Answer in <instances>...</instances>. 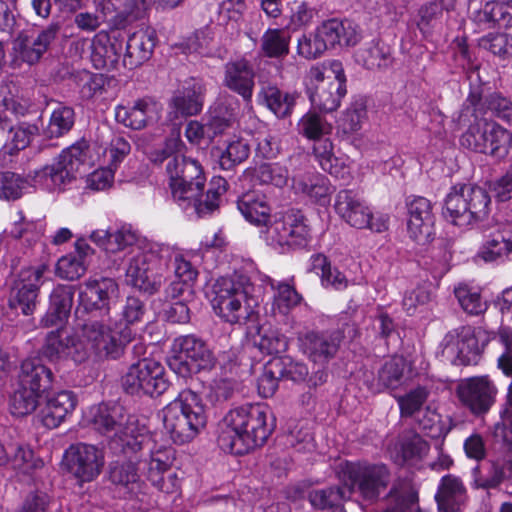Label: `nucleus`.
<instances>
[{"instance_id": "1", "label": "nucleus", "mask_w": 512, "mask_h": 512, "mask_svg": "<svg viewBox=\"0 0 512 512\" xmlns=\"http://www.w3.org/2000/svg\"><path fill=\"white\" fill-rule=\"evenodd\" d=\"M268 408L260 404H246L231 409L222 420L218 446L225 453L244 455L264 445L274 430L268 422Z\"/></svg>"}, {"instance_id": "2", "label": "nucleus", "mask_w": 512, "mask_h": 512, "mask_svg": "<svg viewBox=\"0 0 512 512\" xmlns=\"http://www.w3.org/2000/svg\"><path fill=\"white\" fill-rule=\"evenodd\" d=\"M79 335L68 336L67 358L75 363L86 362L92 355L98 360H118L131 342V331L118 330L105 320L88 319L80 324Z\"/></svg>"}, {"instance_id": "3", "label": "nucleus", "mask_w": 512, "mask_h": 512, "mask_svg": "<svg viewBox=\"0 0 512 512\" xmlns=\"http://www.w3.org/2000/svg\"><path fill=\"white\" fill-rule=\"evenodd\" d=\"M206 423L207 415L202 398L191 388L180 391L163 409L164 429L176 444L194 439Z\"/></svg>"}, {"instance_id": "4", "label": "nucleus", "mask_w": 512, "mask_h": 512, "mask_svg": "<svg viewBox=\"0 0 512 512\" xmlns=\"http://www.w3.org/2000/svg\"><path fill=\"white\" fill-rule=\"evenodd\" d=\"M252 291L253 285L246 277H222L213 285V310L227 323L244 324L254 317L253 307L257 305Z\"/></svg>"}, {"instance_id": "5", "label": "nucleus", "mask_w": 512, "mask_h": 512, "mask_svg": "<svg viewBox=\"0 0 512 512\" xmlns=\"http://www.w3.org/2000/svg\"><path fill=\"white\" fill-rule=\"evenodd\" d=\"M491 198L487 190L473 184L452 187L443 208L445 219L457 226H467L488 216Z\"/></svg>"}, {"instance_id": "6", "label": "nucleus", "mask_w": 512, "mask_h": 512, "mask_svg": "<svg viewBox=\"0 0 512 512\" xmlns=\"http://www.w3.org/2000/svg\"><path fill=\"white\" fill-rule=\"evenodd\" d=\"M340 474L349 497L357 494L369 503L380 498L391 479L386 465L368 462H346L341 466Z\"/></svg>"}, {"instance_id": "7", "label": "nucleus", "mask_w": 512, "mask_h": 512, "mask_svg": "<svg viewBox=\"0 0 512 512\" xmlns=\"http://www.w3.org/2000/svg\"><path fill=\"white\" fill-rule=\"evenodd\" d=\"M216 363L209 345L197 335H181L173 340L168 366L179 376L186 378L194 373L210 371Z\"/></svg>"}, {"instance_id": "8", "label": "nucleus", "mask_w": 512, "mask_h": 512, "mask_svg": "<svg viewBox=\"0 0 512 512\" xmlns=\"http://www.w3.org/2000/svg\"><path fill=\"white\" fill-rule=\"evenodd\" d=\"M118 292V284L113 278L99 277L87 279L79 288L74 315L83 322L96 319L110 323L111 302Z\"/></svg>"}, {"instance_id": "9", "label": "nucleus", "mask_w": 512, "mask_h": 512, "mask_svg": "<svg viewBox=\"0 0 512 512\" xmlns=\"http://www.w3.org/2000/svg\"><path fill=\"white\" fill-rule=\"evenodd\" d=\"M123 390L132 396L163 395L170 387L163 365L149 358H143L132 363L121 378Z\"/></svg>"}, {"instance_id": "10", "label": "nucleus", "mask_w": 512, "mask_h": 512, "mask_svg": "<svg viewBox=\"0 0 512 512\" xmlns=\"http://www.w3.org/2000/svg\"><path fill=\"white\" fill-rule=\"evenodd\" d=\"M85 142H78L64 149L49 165L36 173L44 185L52 190H64L76 179V173L84 162Z\"/></svg>"}, {"instance_id": "11", "label": "nucleus", "mask_w": 512, "mask_h": 512, "mask_svg": "<svg viewBox=\"0 0 512 512\" xmlns=\"http://www.w3.org/2000/svg\"><path fill=\"white\" fill-rule=\"evenodd\" d=\"M184 144L179 135L167 138L163 148L151 153L150 159L154 163H166V172L169 177V186L179 188L186 178L196 177V167L200 163L183 154Z\"/></svg>"}, {"instance_id": "12", "label": "nucleus", "mask_w": 512, "mask_h": 512, "mask_svg": "<svg viewBox=\"0 0 512 512\" xmlns=\"http://www.w3.org/2000/svg\"><path fill=\"white\" fill-rule=\"evenodd\" d=\"M498 390L487 376L461 380L456 395L461 405L474 417L483 418L496 402Z\"/></svg>"}, {"instance_id": "13", "label": "nucleus", "mask_w": 512, "mask_h": 512, "mask_svg": "<svg viewBox=\"0 0 512 512\" xmlns=\"http://www.w3.org/2000/svg\"><path fill=\"white\" fill-rule=\"evenodd\" d=\"M267 238L281 248H304L309 242L310 229L300 211L290 210L268 227Z\"/></svg>"}, {"instance_id": "14", "label": "nucleus", "mask_w": 512, "mask_h": 512, "mask_svg": "<svg viewBox=\"0 0 512 512\" xmlns=\"http://www.w3.org/2000/svg\"><path fill=\"white\" fill-rule=\"evenodd\" d=\"M440 348L442 357L457 366L477 364L481 353L471 328L464 326L449 331L441 341Z\"/></svg>"}, {"instance_id": "15", "label": "nucleus", "mask_w": 512, "mask_h": 512, "mask_svg": "<svg viewBox=\"0 0 512 512\" xmlns=\"http://www.w3.org/2000/svg\"><path fill=\"white\" fill-rule=\"evenodd\" d=\"M63 461L68 472L75 478L81 482H91L101 473L104 455L94 445L77 443L65 451Z\"/></svg>"}, {"instance_id": "16", "label": "nucleus", "mask_w": 512, "mask_h": 512, "mask_svg": "<svg viewBox=\"0 0 512 512\" xmlns=\"http://www.w3.org/2000/svg\"><path fill=\"white\" fill-rule=\"evenodd\" d=\"M45 270V266L21 270L10 290L8 305L11 309L20 310L25 316L34 313Z\"/></svg>"}, {"instance_id": "17", "label": "nucleus", "mask_w": 512, "mask_h": 512, "mask_svg": "<svg viewBox=\"0 0 512 512\" xmlns=\"http://www.w3.org/2000/svg\"><path fill=\"white\" fill-rule=\"evenodd\" d=\"M125 38L114 31L112 34L101 31L90 42L82 41V46L88 45L90 60L98 70H115L119 66V59L124 48Z\"/></svg>"}, {"instance_id": "18", "label": "nucleus", "mask_w": 512, "mask_h": 512, "mask_svg": "<svg viewBox=\"0 0 512 512\" xmlns=\"http://www.w3.org/2000/svg\"><path fill=\"white\" fill-rule=\"evenodd\" d=\"M154 258L153 250L138 251L130 258L126 269L127 283L148 295L156 293L162 285V276L155 273L151 266Z\"/></svg>"}, {"instance_id": "19", "label": "nucleus", "mask_w": 512, "mask_h": 512, "mask_svg": "<svg viewBox=\"0 0 512 512\" xmlns=\"http://www.w3.org/2000/svg\"><path fill=\"white\" fill-rule=\"evenodd\" d=\"M59 31L60 25L51 23L37 35L26 31L21 32L13 41V50L22 61L34 64L48 50Z\"/></svg>"}, {"instance_id": "20", "label": "nucleus", "mask_w": 512, "mask_h": 512, "mask_svg": "<svg viewBox=\"0 0 512 512\" xmlns=\"http://www.w3.org/2000/svg\"><path fill=\"white\" fill-rule=\"evenodd\" d=\"M91 423L96 431L109 437L128 434L133 425L125 408L118 403H101L91 410Z\"/></svg>"}, {"instance_id": "21", "label": "nucleus", "mask_w": 512, "mask_h": 512, "mask_svg": "<svg viewBox=\"0 0 512 512\" xmlns=\"http://www.w3.org/2000/svg\"><path fill=\"white\" fill-rule=\"evenodd\" d=\"M469 19L479 31L507 29L512 26V15L504 4L498 1H485L470 4Z\"/></svg>"}, {"instance_id": "22", "label": "nucleus", "mask_w": 512, "mask_h": 512, "mask_svg": "<svg viewBox=\"0 0 512 512\" xmlns=\"http://www.w3.org/2000/svg\"><path fill=\"white\" fill-rule=\"evenodd\" d=\"M311 73L317 81L309 92L312 105L326 113L335 111L347 93L346 85L337 80H324L320 69H313Z\"/></svg>"}, {"instance_id": "23", "label": "nucleus", "mask_w": 512, "mask_h": 512, "mask_svg": "<svg viewBox=\"0 0 512 512\" xmlns=\"http://www.w3.org/2000/svg\"><path fill=\"white\" fill-rule=\"evenodd\" d=\"M75 286L57 284L49 295V305L41 319L43 327L63 328L67 323L74 302Z\"/></svg>"}, {"instance_id": "24", "label": "nucleus", "mask_w": 512, "mask_h": 512, "mask_svg": "<svg viewBox=\"0 0 512 512\" xmlns=\"http://www.w3.org/2000/svg\"><path fill=\"white\" fill-rule=\"evenodd\" d=\"M304 354L314 363L325 364L335 357L341 343L339 332H309L299 338Z\"/></svg>"}, {"instance_id": "25", "label": "nucleus", "mask_w": 512, "mask_h": 512, "mask_svg": "<svg viewBox=\"0 0 512 512\" xmlns=\"http://www.w3.org/2000/svg\"><path fill=\"white\" fill-rule=\"evenodd\" d=\"M407 230L411 239L425 244L432 235L434 216L431 202L424 197H416L408 204Z\"/></svg>"}, {"instance_id": "26", "label": "nucleus", "mask_w": 512, "mask_h": 512, "mask_svg": "<svg viewBox=\"0 0 512 512\" xmlns=\"http://www.w3.org/2000/svg\"><path fill=\"white\" fill-rule=\"evenodd\" d=\"M254 78V69L245 59L230 61L225 64L224 86L241 96L245 103H250L252 100L255 86Z\"/></svg>"}, {"instance_id": "27", "label": "nucleus", "mask_w": 512, "mask_h": 512, "mask_svg": "<svg viewBox=\"0 0 512 512\" xmlns=\"http://www.w3.org/2000/svg\"><path fill=\"white\" fill-rule=\"evenodd\" d=\"M76 403L77 398L72 391L63 390L46 396L45 403L40 405L38 418L45 427L56 428L75 409Z\"/></svg>"}, {"instance_id": "28", "label": "nucleus", "mask_w": 512, "mask_h": 512, "mask_svg": "<svg viewBox=\"0 0 512 512\" xmlns=\"http://www.w3.org/2000/svg\"><path fill=\"white\" fill-rule=\"evenodd\" d=\"M108 477L119 493L128 498H139L144 483L133 461H113L109 465Z\"/></svg>"}, {"instance_id": "29", "label": "nucleus", "mask_w": 512, "mask_h": 512, "mask_svg": "<svg viewBox=\"0 0 512 512\" xmlns=\"http://www.w3.org/2000/svg\"><path fill=\"white\" fill-rule=\"evenodd\" d=\"M159 109L155 102L147 99H139L132 107L118 105L115 108V119L125 127L140 130L159 118Z\"/></svg>"}, {"instance_id": "30", "label": "nucleus", "mask_w": 512, "mask_h": 512, "mask_svg": "<svg viewBox=\"0 0 512 512\" xmlns=\"http://www.w3.org/2000/svg\"><path fill=\"white\" fill-rule=\"evenodd\" d=\"M124 44L122 65L128 69H134L151 58L156 45V33L149 29L136 31Z\"/></svg>"}, {"instance_id": "31", "label": "nucleus", "mask_w": 512, "mask_h": 512, "mask_svg": "<svg viewBox=\"0 0 512 512\" xmlns=\"http://www.w3.org/2000/svg\"><path fill=\"white\" fill-rule=\"evenodd\" d=\"M206 88L202 80L190 78L173 96L171 103L182 116H193L203 109Z\"/></svg>"}, {"instance_id": "32", "label": "nucleus", "mask_w": 512, "mask_h": 512, "mask_svg": "<svg viewBox=\"0 0 512 512\" xmlns=\"http://www.w3.org/2000/svg\"><path fill=\"white\" fill-rule=\"evenodd\" d=\"M153 0H96V6L104 15L115 13L118 25H125L145 16Z\"/></svg>"}, {"instance_id": "33", "label": "nucleus", "mask_w": 512, "mask_h": 512, "mask_svg": "<svg viewBox=\"0 0 512 512\" xmlns=\"http://www.w3.org/2000/svg\"><path fill=\"white\" fill-rule=\"evenodd\" d=\"M337 213L352 227L363 229L370 224L372 213L351 190H342L336 196Z\"/></svg>"}, {"instance_id": "34", "label": "nucleus", "mask_w": 512, "mask_h": 512, "mask_svg": "<svg viewBox=\"0 0 512 512\" xmlns=\"http://www.w3.org/2000/svg\"><path fill=\"white\" fill-rule=\"evenodd\" d=\"M19 385L43 395L52 384L53 373L39 358L25 359L20 366Z\"/></svg>"}, {"instance_id": "35", "label": "nucleus", "mask_w": 512, "mask_h": 512, "mask_svg": "<svg viewBox=\"0 0 512 512\" xmlns=\"http://www.w3.org/2000/svg\"><path fill=\"white\" fill-rule=\"evenodd\" d=\"M237 207L244 218L257 226L266 225L270 219L271 206L265 194L249 191L242 194L237 201Z\"/></svg>"}, {"instance_id": "36", "label": "nucleus", "mask_w": 512, "mask_h": 512, "mask_svg": "<svg viewBox=\"0 0 512 512\" xmlns=\"http://www.w3.org/2000/svg\"><path fill=\"white\" fill-rule=\"evenodd\" d=\"M435 499L440 511L456 512L466 500V489L458 477L446 475L441 480Z\"/></svg>"}, {"instance_id": "37", "label": "nucleus", "mask_w": 512, "mask_h": 512, "mask_svg": "<svg viewBox=\"0 0 512 512\" xmlns=\"http://www.w3.org/2000/svg\"><path fill=\"white\" fill-rule=\"evenodd\" d=\"M429 450V444L419 434L406 432L395 445L394 461L404 465L422 459Z\"/></svg>"}, {"instance_id": "38", "label": "nucleus", "mask_w": 512, "mask_h": 512, "mask_svg": "<svg viewBox=\"0 0 512 512\" xmlns=\"http://www.w3.org/2000/svg\"><path fill=\"white\" fill-rule=\"evenodd\" d=\"M296 98V94L283 92L275 86L263 87L259 92V101L278 118H287L291 115Z\"/></svg>"}, {"instance_id": "39", "label": "nucleus", "mask_w": 512, "mask_h": 512, "mask_svg": "<svg viewBox=\"0 0 512 512\" xmlns=\"http://www.w3.org/2000/svg\"><path fill=\"white\" fill-rule=\"evenodd\" d=\"M227 180L223 177L215 178L211 182V187L207 190L206 194L201 192V195L191 199L184 205H193L196 213L200 217H204L216 211L219 208L220 198L227 190Z\"/></svg>"}, {"instance_id": "40", "label": "nucleus", "mask_w": 512, "mask_h": 512, "mask_svg": "<svg viewBox=\"0 0 512 512\" xmlns=\"http://www.w3.org/2000/svg\"><path fill=\"white\" fill-rule=\"evenodd\" d=\"M313 154L321 168L336 178H343L348 173L344 162L335 157L333 144L328 138L314 141Z\"/></svg>"}, {"instance_id": "41", "label": "nucleus", "mask_w": 512, "mask_h": 512, "mask_svg": "<svg viewBox=\"0 0 512 512\" xmlns=\"http://www.w3.org/2000/svg\"><path fill=\"white\" fill-rule=\"evenodd\" d=\"M250 145L243 138L229 141L224 149H217L216 156L219 166L224 171H231L248 159Z\"/></svg>"}, {"instance_id": "42", "label": "nucleus", "mask_w": 512, "mask_h": 512, "mask_svg": "<svg viewBox=\"0 0 512 512\" xmlns=\"http://www.w3.org/2000/svg\"><path fill=\"white\" fill-rule=\"evenodd\" d=\"M473 485L476 489H495L504 480V469L499 463L488 460L478 464L472 470Z\"/></svg>"}, {"instance_id": "43", "label": "nucleus", "mask_w": 512, "mask_h": 512, "mask_svg": "<svg viewBox=\"0 0 512 512\" xmlns=\"http://www.w3.org/2000/svg\"><path fill=\"white\" fill-rule=\"evenodd\" d=\"M75 119L76 114L72 107L59 105L52 111L48 125L43 130L45 137L53 139L68 134L74 127Z\"/></svg>"}, {"instance_id": "44", "label": "nucleus", "mask_w": 512, "mask_h": 512, "mask_svg": "<svg viewBox=\"0 0 512 512\" xmlns=\"http://www.w3.org/2000/svg\"><path fill=\"white\" fill-rule=\"evenodd\" d=\"M39 134L36 124L20 122L12 126L8 137L5 139L3 149L5 153L13 155L28 147L32 139Z\"/></svg>"}, {"instance_id": "45", "label": "nucleus", "mask_w": 512, "mask_h": 512, "mask_svg": "<svg viewBox=\"0 0 512 512\" xmlns=\"http://www.w3.org/2000/svg\"><path fill=\"white\" fill-rule=\"evenodd\" d=\"M346 498H349V495L345 485L343 487L332 486L324 489H314L308 494L310 504L320 510H341L339 506Z\"/></svg>"}, {"instance_id": "46", "label": "nucleus", "mask_w": 512, "mask_h": 512, "mask_svg": "<svg viewBox=\"0 0 512 512\" xmlns=\"http://www.w3.org/2000/svg\"><path fill=\"white\" fill-rule=\"evenodd\" d=\"M487 150L484 154H488L497 160L505 159L512 147V133L497 123H492L487 138Z\"/></svg>"}, {"instance_id": "47", "label": "nucleus", "mask_w": 512, "mask_h": 512, "mask_svg": "<svg viewBox=\"0 0 512 512\" xmlns=\"http://www.w3.org/2000/svg\"><path fill=\"white\" fill-rule=\"evenodd\" d=\"M289 35L282 29H268L261 37L260 48L269 58H283L289 54Z\"/></svg>"}, {"instance_id": "48", "label": "nucleus", "mask_w": 512, "mask_h": 512, "mask_svg": "<svg viewBox=\"0 0 512 512\" xmlns=\"http://www.w3.org/2000/svg\"><path fill=\"white\" fill-rule=\"evenodd\" d=\"M485 115L484 101H482L480 93L478 91H471L454 120L460 126H470L474 123L487 121Z\"/></svg>"}, {"instance_id": "49", "label": "nucleus", "mask_w": 512, "mask_h": 512, "mask_svg": "<svg viewBox=\"0 0 512 512\" xmlns=\"http://www.w3.org/2000/svg\"><path fill=\"white\" fill-rule=\"evenodd\" d=\"M311 268L317 274H321L324 286H332L337 290L347 287V279L337 268H332L327 257L323 254H315L311 257Z\"/></svg>"}, {"instance_id": "50", "label": "nucleus", "mask_w": 512, "mask_h": 512, "mask_svg": "<svg viewBox=\"0 0 512 512\" xmlns=\"http://www.w3.org/2000/svg\"><path fill=\"white\" fill-rule=\"evenodd\" d=\"M406 360L401 356H394L387 360L378 372V382L385 388L395 389L404 383Z\"/></svg>"}, {"instance_id": "51", "label": "nucleus", "mask_w": 512, "mask_h": 512, "mask_svg": "<svg viewBox=\"0 0 512 512\" xmlns=\"http://www.w3.org/2000/svg\"><path fill=\"white\" fill-rule=\"evenodd\" d=\"M512 253V239L502 233L490 236L480 247L477 256L485 262H494Z\"/></svg>"}, {"instance_id": "52", "label": "nucleus", "mask_w": 512, "mask_h": 512, "mask_svg": "<svg viewBox=\"0 0 512 512\" xmlns=\"http://www.w3.org/2000/svg\"><path fill=\"white\" fill-rule=\"evenodd\" d=\"M357 61L370 70L386 69L393 63L391 50L385 45H373L357 53Z\"/></svg>"}, {"instance_id": "53", "label": "nucleus", "mask_w": 512, "mask_h": 512, "mask_svg": "<svg viewBox=\"0 0 512 512\" xmlns=\"http://www.w3.org/2000/svg\"><path fill=\"white\" fill-rule=\"evenodd\" d=\"M196 171V177L193 176V178H186L185 182L181 183L179 188L174 186L170 187L171 194L179 205H184L186 202H190L191 199H195V197L200 196L201 192L204 191L206 178L202 166L199 165L196 167Z\"/></svg>"}, {"instance_id": "54", "label": "nucleus", "mask_w": 512, "mask_h": 512, "mask_svg": "<svg viewBox=\"0 0 512 512\" xmlns=\"http://www.w3.org/2000/svg\"><path fill=\"white\" fill-rule=\"evenodd\" d=\"M297 188L319 203L328 202L332 192L328 179L320 174L308 175L297 181Z\"/></svg>"}, {"instance_id": "55", "label": "nucleus", "mask_w": 512, "mask_h": 512, "mask_svg": "<svg viewBox=\"0 0 512 512\" xmlns=\"http://www.w3.org/2000/svg\"><path fill=\"white\" fill-rule=\"evenodd\" d=\"M41 398L42 395L19 385L11 396L10 411L17 417L26 416L34 412L38 406L40 407Z\"/></svg>"}, {"instance_id": "56", "label": "nucleus", "mask_w": 512, "mask_h": 512, "mask_svg": "<svg viewBox=\"0 0 512 512\" xmlns=\"http://www.w3.org/2000/svg\"><path fill=\"white\" fill-rule=\"evenodd\" d=\"M428 396L429 391L423 386H418L405 395L396 397L401 417L409 418L418 416L422 412Z\"/></svg>"}, {"instance_id": "57", "label": "nucleus", "mask_w": 512, "mask_h": 512, "mask_svg": "<svg viewBox=\"0 0 512 512\" xmlns=\"http://www.w3.org/2000/svg\"><path fill=\"white\" fill-rule=\"evenodd\" d=\"M234 123L233 110L228 108L223 102L219 101L210 108L209 120L206 129L215 137L223 134L227 129L231 128Z\"/></svg>"}, {"instance_id": "58", "label": "nucleus", "mask_w": 512, "mask_h": 512, "mask_svg": "<svg viewBox=\"0 0 512 512\" xmlns=\"http://www.w3.org/2000/svg\"><path fill=\"white\" fill-rule=\"evenodd\" d=\"M271 288L275 291L274 306L283 314L300 304L302 296L296 291L292 284L282 281H270Z\"/></svg>"}, {"instance_id": "59", "label": "nucleus", "mask_w": 512, "mask_h": 512, "mask_svg": "<svg viewBox=\"0 0 512 512\" xmlns=\"http://www.w3.org/2000/svg\"><path fill=\"white\" fill-rule=\"evenodd\" d=\"M490 126L491 124L487 121L471 124L460 138L461 146L474 152L484 153L487 150Z\"/></svg>"}, {"instance_id": "60", "label": "nucleus", "mask_w": 512, "mask_h": 512, "mask_svg": "<svg viewBox=\"0 0 512 512\" xmlns=\"http://www.w3.org/2000/svg\"><path fill=\"white\" fill-rule=\"evenodd\" d=\"M272 360L278 369L281 380H290L294 383L306 381L309 369L305 363L296 361L290 356L274 357Z\"/></svg>"}, {"instance_id": "61", "label": "nucleus", "mask_w": 512, "mask_h": 512, "mask_svg": "<svg viewBox=\"0 0 512 512\" xmlns=\"http://www.w3.org/2000/svg\"><path fill=\"white\" fill-rule=\"evenodd\" d=\"M254 344L261 352L268 355L284 353L288 348L286 336L273 329L260 328L258 337L254 339Z\"/></svg>"}, {"instance_id": "62", "label": "nucleus", "mask_w": 512, "mask_h": 512, "mask_svg": "<svg viewBox=\"0 0 512 512\" xmlns=\"http://www.w3.org/2000/svg\"><path fill=\"white\" fill-rule=\"evenodd\" d=\"M28 181L20 175L6 171L0 176V198L15 201L22 197L27 188Z\"/></svg>"}, {"instance_id": "63", "label": "nucleus", "mask_w": 512, "mask_h": 512, "mask_svg": "<svg viewBox=\"0 0 512 512\" xmlns=\"http://www.w3.org/2000/svg\"><path fill=\"white\" fill-rule=\"evenodd\" d=\"M484 106L486 114L491 112L492 116L507 124H512V101L510 98L499 92H493L484 98Z\"/></svg>"}, {"instance_id": "64", "label": "nucleus", "mask_w": 512, "mask_h": 512, "mask_svg": "<svg viewBox=\"0 0 512 512\" xmlns=\"http://www.w3.org/2000/svg\"><path fill=\"white\" fill-rule=\"evenodd\" d=\"M329 129L330 126L324 119L314 112L306 113L298 122L299 134L314 141L322 139Z\"/></svg>"}]
</instances>
